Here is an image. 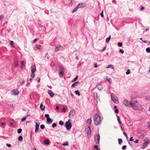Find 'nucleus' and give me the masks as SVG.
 Here are the masks:
<instances>
[{"instance_id": "obj_7", "label": "nucleus", "mask_w": 150, "mask_h": 150, "mask_svg": "<svg viewBox=\"0 0 150 150\" xmlns=\"http://www.w3.org/2000/svg\"><path fill=\"white\" fill-rule=\"evenodd\" d=\"M75 112L74 110H72L70 111L69 113V116L71 118L74 115Z\"/></svg>"}, {"instance_id": "obj_47", "label": "nucleus", "mask_w": 150, "mask_h": 150, "mask_svg": "<svg viewBox=\"0 0 150 150\" xmlns=\"http://www.w3.org/2000/svg\"><path fill=\"white\" fill-rule=\"evenodd\" d=\"M31 77L32 78H33L35 77V74H34V73H31Z\"/></svg>"}, {"instance_id": "obj_51", "label": "nucleus", "mask_w": 150, "mask_h": 150, "mask_svg": "<svg viewBox=\"0 0 150 150\" xmlns=\"http://www.w3.org/2000/svg\"><path fill=\"white\" fill-rule=\"evenodd\" d=\"M6 146L9 148L11 147V145L10 144L7 143V144H6Z\"/></svg>"}, {"instance_id": "obj_13", "label": "nucleus", "mask_w": 150, "mask_h": 150, "mask_svg": "<svg viewBox=\"0 0 150 150\" xmlns=\"http://www.w3.org/2000/svg\"><path fill=\"white\" fill-rule=\"evenodd\" d=\"M77 7L79 8H83L86 6L85 4L83 3H80L79 4L77 5Z\"/></svg>"}, {"instance_id": "obj_20", "label": "nucleus", "mask_w": 150, "mask_h": 150, "mask_svg": "<svg viewBox=\"0 0 150 150\" xmlns=\"http://www.w3.org/2000/svg\"><path fill=\"white\" fill-rule=\"evenodd\" d=\"M53 121L50 118L49 119H47L46 123L47 124H51Z\"/></svg>"}, {"instance_id": "obj_32", "label": "nucleus", "mask_w": 150, "mask_h": 150, "mask_svg": "<svg viewBox=\"0 0 150 150\" xmlns=\"http://www.w3.org/2000/svg\"><path fill=\"white\" fill-rule=\"evenodd\" d=\"M15 67H16L18 66V62L17 61H16L15 62Z\"/></svg>"}, {"instance_id": "obj_63", "label": "nucleus", "mask_w": 150, "mask_h": 150, "mask_svg": "<svg viewBox=\"0 0 150 150\" xmlns=\"http://www.w3.org/2000/svg\"><path fill=\"white\" fill-rule=\"evenodd\" d=\"M1 125H6V123H4V122H2L1 123Z\"/></svg>"}, {"instance_id": "obj_34", "label": "nucleus", "mask_w": 150, "mask_h": 150, "mask_svg": "<svg viewBox=\"0 0 150 150\" xmlns=\"http://www.w3.org/2000/svg\"><path fill=\"white\" fill-rule=\"evenodd\" d=\"M78 78V76H76L72 80V81L73 82H75Z\"/></svg>"}, {"instance_id": "obj_54", "label": "nucleus", "mask_w": 150, "mask_h": 150, "mask_svg": "<svg viewBox=\"0 0 150 150\" xmlns=\"http://www.w3.org/2000/svg\"><path fill=\"white\" fill-rule=\"evenodd\" d=\"M94 66L95 68H97V67H98V66L96 63H94Z\"/></svg>"}, {"instance_id": "obj_42", "label": "nucleus", "mask_w": 150, "mask_h": 150, "mask_svg": "<svg viewBox=\"0 0 150 150\" xmlns=\"http://www.w3.org/2000/svg\"><path fill=\"white\" fill-rule=\"evenodd\" d=\"M57 124L55 123H53L52 125V127L53 128H54V127H55L57 126Z\"/></svg>"}, {"instance_id": "obj_8", "label": "nucleus", "mask_w": 150, "mask_h": 150, "mask_svg": "<svg viewBox=\"0 0 150 150\" xmlns=\"http://www.w3.org/2000/svg\"><path fill=\"white\" fill-rule=\"evenodd\" d=\"M93 96L96 103H98V100H99V98H98L99 97H98L97 96V93L96 92H94L93 93Z\"/></svg>"}, {"instance_id": "obj_19", "label": "nucleus", "mask_w": 150, "mask_h": 150, "mask_svg": "<svg viewBox=\"0 0 150 150\" xmlns=\"http://www.w3.org/2000/svg\"><path fill=\"white\" fill-rule=\"evenodd\" d=\"M35 132H37L38 131L39 127V125L37 122L35 123Z\"/></svg>"}, {"instance_id": "obj_31", "label": "nucleus", "mask_w": 150, "mask_h": 150, "mask_svg": "<svg viewBox=\"0 0 150 150\" xmlns=\"http://www.w3.org/2000/svg\"><path fill=\"white\" fill-rule=\"evenodd\" d=\"M118 141L119 144L120 145H121L122 142V139H121L119 138L118 139Z\"/></svg>"}, {"instance_id": "obj_50", "label": "nucleus", "mask_w": 150, "mask_h": 150, "mask_svg": "<svg viewBox=\"0 0 150 150\" xmlns=\"http://www.w3.org/2000/svg\"><path fill=\"white\" fill-rule=\"evenodd\" d=\"M14 42L12 41H11L10 43V45H11L12 46H13V44Z\"/></svg>"}, {"instance_id": "obj_40", "label": "nucleus", "mask_w": 150, "mask_h": 150, "mask_svg": "<svg viewBox=\"0 0 150 150\" xmlns=\"http://www.w3.org/2000/svg\"><path fill=\"white\" fill-rule=\"evenodd\" d=\"M40 128L42 129H45V126L44 125L42 124V125H40Z\"/></svg>"}, {"instance_id": "obj_60", "label": "nucleus", "mask_w": 150, "mask_h": 150, "mask_svg": "<svg viewBox=\"0 0 150 150\" xmlns=\"http://www.w3.org/2000/svg\"><path fill=\"white\" fill-rule=\"evenodd\" d=\"M144 8L143 6H142L140 9V11H142L143 10H144Z\"/></svg>"}, {"instance_id": "obj_11", "label": "nucleus", "mask_w": 150, "mask_h": 150, "mask_svg": "<svg viewBox=\"0 0 150 150\" xmlns=\"http://www.w3.org/2000/svg\"><path fill=\"white\" fill-rule=\"evenodd\" d=\"M80 84V83L78 81L74 83L71 86L73 88H75L76 86H78Z\"/></svg>"}, {"instance_id": "obj_24", "label": "nucleus", "mask_w": 150, "mask_h": 150, "mask_svg": "<svg viewBox=\"0 0 150 150\" xmlns=\"http://www.w3.org/2000/svg\"><path fill=\"white\" fill-rule=\"evenodd\" d=\"M92 122V120L91 118H89L86 121V123L89 124L88 125H91V123Z\"/></svg>"}, {"instance_id": "obj_52", "label": "nucleus", "mask_w": 150, "mask_h": 150, "mask_svg": "<svg viewBox=\"0 0 150 150\" xmlns=\"http://www.w3.org/2000/svg\"><path fill=\"white\" fill-rule=\"evenodd\" d=\"M94 148L95 149H98V146L96 145H95L94 146Z\"/></svg>"}, {"instance_id": "obj_58", "label": "nucleus", "mask_w": 150, "mask_h": 150, "mask_svg": "<svg viewBox=\"0 0 150 150\" xmlns=\"http://www.w3.org/2000/svg\"><path fill=\"white\" fill-rule=\"evenodd\" d=\"M106 48V47L105 46L103 48V49L102 50H101V51L102 52L104 51L105 50Z\"/></svg>"}, {"instance_id": "obj_2", "label": "nucleus", "mask_w": 150, "mask_h": 150, "mask_svg": "<svg viewBox=\"0 0 150 150\" xmlns=\"http://www.w3.org/2000/svg\"><path fill=\"white\" fill-rule=\"evenodd\" d=\"M71 119H68V120L65 122V127L67 130H69L71 128L72 125L71 122Z\"/></svg>"}, {"instance_id": "obj_6", "label": "nucleus", "mask_w": 150, "mask_h": 150, "mask_svg": "<svg viewBox=\"0 0 150 150\" xmlns=\"http://www.w3.org/2000/svg\"><path fill=\"white\" fill-rule=\"evenodd\" d=\"M64 73V68L63 67H60L59 69V76L61 78L63 77Z\"/></svg>"}, {"instance_id": "obj_3", "label": "nucleus", "mask_w": 150, "mask_h": 150, "mask_svg": "<svg viewBox=\"0 0 150 150\" xmlns=\"http://www.w3.org/2000/svg\"><path fill=\"white\" fill-rule=\"evenodd\" d=\"M91 125H88L87 126V127L85 129V131L87 133L88 135L87 137L88 138H89L91 135Z\"/></svg>"}, {"instance_id": "obj_1", "label": "nucleus", "mask_w": 150, "mask_h": 150, "mask_svg": "<svg viewBox=\"0 0 150 150\" xmlns=\"http://www.w3.org/2000/svg\"><path fill=\"white\" fill-rule=\"evenodd\" d=\"M102 119L98 113L95 114L93 116L94 123L96 125H98L100 123Z\"/></svg>"}, {"instance_id": "obj_59", "label": "nucleus", "mask_w": 150, "mask_h": 150, "mask_svg": "<svg viewBox=\"0 0 150 150\" xmlns=\"http://www.w3.org/2000/svg\"><path fill=\"white\" fill-rule=\"evenodd\" d=\"M134 140V139H133V137H131L130 138V139H129V141H132Z\"/></svg>"}, {"instance_id": "obj_36", "label": "nucleus", "mask_w": 150, "mask_h": 150, "mask_svg": "<svg viewBox=\"0 0 150 150\" xmlns=\"http://www.w3.org/2000/svg\"><path fill=\"white\" fill-rule=\"evenodd\" d=\"M106 79L108 81V82L110 83H111L112 81H111V79L110 78L109 79H108L107 77L106 78Z\"/></svg>"}, {"instance_id": "obj_30", "label": "nucleus", "mask_w": 150, "mask_h": 150, "mask_svg": "<svg viewBox=\"0 0 150 150\" xmlns=\"http://www.w3.org/2000/svg\"><path fill=\"white\" fill-rule=\"evenodd\" d=\"M107 68H111L112 69H113L114 68V67L113 65L111 64L109 65L107 67Z\"/></svg>"}, {"instance_id": "obj_21", "label": "nucleus", "mask_w": 150, "mask_h": 150, "mask_svg": "<svg viewBox=\"0 0 150 150\" xmlns=\"http://www.w3.org/2000/svg\"><path fill=\"white\" fill-rule=\"evenodd\" d=\"M44 142L45 144L48 145L50 144L49 141L48 139H46L44 141Z\"/></svg>"}, {"instance_id": "obj_10", "label": "nucleus", "mask_w": 150, "mask_h": 150, "mask_svg": "<svg viewBox=\"0 0 150 150\" xmlns=\"http://www.w3.org/2000/svg\"><path fill=\"white\" fill-rule=\"evenodd\" d=\"M149 142V141L145 142H144V143L142 145V146L141 147V148L142 149H145L146 147L147 146V145L148 144Z\"/></svg>"}, {"instance_id": "obj_53", "label": "nucleus", "mask_w": 150, "mask_h": 150, "mask_svg": "<svg viewBox=\"0 0 150 150\" xmlns=\"http://www.w3.org/2000/svg\"><path fill=\"white\" fill-rule=\"evenodd\" d=\"M120 52L122 53V54H123L124 52V51L123 50H122V49H120Z\"/></svg>"}, {"instance_id": "obj_38", "label": "nucleus", "mask_w": 150, "mask_h": 150, "mask_svg": "<svg viewBox=\"0 0 150 150\" xmlns=\"http://www.w3.org/2000/svg\"><path fill=\"white\" fill-rule=\"evenodd\" d=\"M45 118H47V119H49L50 118L49 115L48 114H45Z\"/></svg>"}, {"instance_id": "obj_45", "label": "nucleus", "mask_w": 150, "mask_h": 150, "mask_svg": "<svg viewBox=\"0 0 150 150\" xmlns=\"http://www.w3.org/2000/svg\"><path fill=\"white\" fill-rule=\"evenodd\" d=\"M127 146L126 145H124L122 147V150H125L126 149Z\"/></svg>"}, {"instance_id": "obj_62", "label": "nucleus", "mask_w": 150, "mask_h": 150, "mask_svg": "<svg viewBox=\"0 0 150 150\" xmlns=\"http://www.w3.org/2000/svg\"><path fill=\"white\" fill-rule=\"evenodd\" d=\"M38 40L37 38L33 40V42H35L37 40Z\"/></svg>"}, {"instance_id": "obj_9", "label": "nucleus", "mask_w": 150, "mask_h": 150, "mask_svg": "<svg viewBox=\"0 0 150 150\" xmlns=\"http://www.w3.org/2000/svg\"><path fill=\"white\" fill-rule=\"evenodd\" d=\"M31 73H34L36 71V67L35 64H32L31 67Z\"/></svg>"}, {"instance_id": "obj_37", "label": "nucleus", "mask_w": 150, "mask_h": 150, "mask_svg": "<svg viewBox=\"0 0 150 150\" xmlns=\"http://www.w3.org/2000/svg\"><path fill=\"white\" fill-rule=\"evenodd\" d=\"M64 124V123L63 121L62 120H60L59 122V124L61 125H63Z\"/></svg>"}, {"instance_id": "obj_26", "label": "nucleus", "mask_w": 150, "mask_h": 150, "mask_svg": "<svg viewBox=\"0 0 150 150\" xmlns=\"http://www.w3.org/2000/svg\"><path fill=\"white\" fill-rule=\"evenodd\" d=\"M21 68L22 69L24 67V66H25V63L24 61H21Z\"/></svg>"}, {"instance_id": "obj_39", "label": "nucleus", "mask_w": 150, "mask_h": 150, "mask_svg": "<svg viewBox=\"0 0 150 150\" xmlns=\"http://www.w3.org/2000/svg\"><path fill=\"white\" fill-rule=\"evenodd\" d=\"M146 51L147 53H150V48L148 47L146 49Z\"/></svg>"}, {"instance_id": "obj_44", "label": "nucleus", "mask_w": 150, "mask_h": 150, "mask_svg": "<svg viewBox=\"0 0 150 150\" xmlns=\"http://www.w3.org/2000/svg\"><path fill=\"white\" fill-rule=\"evenodd\" d=\"M130 73V71L129 69H128L127 70V71L126 73V74L127 75H128Z\"/></svg>"}, {"instance_id": "obj_14", "label": "nucleus", "mask_w": 150, "mask_h": 150, "mask_svg": "<svg viewBox=\"0 0 150 150\" xmlns=\"http://www.w3.org/2000/svg\"><path fill=\"white\" fill-rule=\"evenodd\" d=\"M129 106H130L132 107L134 110L136 109V108L135 107V103H132L131 102H130L129 103Z\"/></svg>"}, {"instance_id": "obj_61", "label": "nucleus", "mask_w": 150, "mask_h": 150, "mask_svg": "<svg viewBox=\"0 0 150 150\" xmlns=\"http://www.w3.org/2000/svg\"><path fill=\"white\" fill-rule=\"evenodd\" d=\"M66 108H63L62 109V111H63L65 112V111H66Z\"/></svg>"}, {"instance_id": "obj_33", "label": "nucleus", "mask_w": 150, "mask_h": 150, "mask_svg": "<svg viewBox=\"0 0 150 150\" xmlns=\"http://www.w3.org/2000/svg\"><path fill=\"white\" fill-rule=\"evenodd\" d=\"M23 138L22 136H20L18 138V140L20 141H22L23 140Z\"/></svg>"}, {"instance_id": "obj_17", "label": "nucleus", "mask_w": 150, "mask_h": 150, "mask_svg": "<svg viewBox=\"0 0 150 150\" xmlns=\"http://www.w3.org/2000/svg\"><path fill=\"white\" fill-rule=\"evenodd\" d=\"M41 46L39 45H36L35 47V50H37L38 49L40 50L41 49Z\"/></svg>"}, {"instance_id": "obj_55", "label": "nucleus", "mask_w": 150, "mask_h": 150, "mask_svg": "<svg viewBox=\"0 0 150 150\" xmlns=\"http://www.w3.org/2000/svg\"><path fill=\"white\" fill-rule=\"evenodd\" d=\"M100 15L102 17H103L104 16H103V10L101 12V13L100 14Z\"/></svg>"}, {"instance_id": "obj_57", "label": "nucleus", "mask_w": 150, "mask_h": 150, "mask_svg": "<svg viewBox=\"0 0 150 150\" xmlns=\"http://www.w3.org/2000/svg\"><path fill=\"white\" fill-rule=\"evenodd\" d=\"M112 3H114L115 4H117L115 0H113L112 1Z\"/></svg>"}, {"instance_id": "obj_16", "label": "nucleus", "mask_w": 150, "mask_h": 150, "mask_svg": "<svg viewBox=\"0 0 150 150\" xmlns=\"http://www.w3.org/2000/svg\"><path fill=\"white\" fill-rule=\"evenodd\" d=\"M48 93L51 97L52 98L53 97L54 93L51 90H49L48 91Z\"/></svg>"}, {"instance_id": "obj_28", "label": "nucleus", "mask_w": 150, "mask_h": 150, "mask_svg": "<svg viewBox=\"0 0 150 150\" xmlns=\"http://www.w3.org/2000/svg\"><path fill=\"white\" fill-rule=\"evenodd\" d=\"M78 8H79L77 7V6L72 11V13H74L75 12L77 11Z\"/></svg>"}, {"instance_id": "obj_29", "label": "nucleus", "mask_w": 150, "mask_h": 150, "mask_svg": "<svg viewBox=\"0 0 150 150\" xmlns=\"http://www.w3.org/2000/svg\"><path fill=\"white\" fill-rule=\"evenodd\" d=\"M74 92L76 95H77L79 96L80 95V94L79 90H76L74 91Z\"/></svg>"}, {"instance_id": "obj_5", "label": "nucleus", "mask_w": 150, "mask_h": 150, "mask_svg": "<svg viewBox=\"0 0 150 150\" xmlns=\"http://www.w3.org/2000/svg\"><path fill=\"white\" fill-rule=\"evenodd\" d=\"M111 98L112 100L115 103H117L119 101L118 100L115 98V96L114 94L112 93L111 94Z\"/></svg>"}, {"instance_id": "obj_22", "label": "nucleus", "mask_w": 150, "mask_h": 150, "mask_svg": "<svg viewBox=\"0 0 150 150\" xmlns=\"http://www.w3.org/2000/svg\"><path fill=\"white\" fill-rule=\"evenodd\" d=\"M61 47V46L60 45H59L56 47L55 49V52H57L58 51L60 50V48Z\"/></svg>"}, {"instance_id": "obj_12", "label": "nucleus", "mask_w": 150, "mask_h": 150, "mask_svg": "<svg viewBox=\"0 0 150 150\" xmlns=\"http://www.w3.org/2000/svg\"><path fill=\"white\" fill-rule=\"evenodd\" d=\"M19 91L17 89L13 90L12 91V94L13 95H17L19 94Z\"/></svg>"}, {"instance_id": "obj_18", "label": "nucleus", "mask_w": 150, "mask_h": 150, "mask_svg": "<svg viewBox=\"0 0 150 150\" xmlns=\"http://www.w3.org/2000/svg\"><path fill=\"white\" fill-rule=\"evenodd\" d=\"M96 87L99 90H101L103 88V86L101 84H98Z\"/></svg>"}, {"instance_id": "obj_56", "label": "nucleus", "mask_w": 150, "mask_h": 150, "mask_svg": "<svg viewBox=\"0 0 150 150\" xmlns=\"http://www.w3.org/2000/svg\"><path fill=\"white\" fill-rule=\"evenodd\" d=\"M134 142L136 143H137L139 142V140L138 139H136L135 141H134Z\"/></svg>"}, {"instance_id": "obj_27", "label": "nucleus", "mask_w": 150, "mask_h": 150, "mask_svg": "<svg viewBox=\"0 0 150 150\" xmlns=\"http://www.w3.org/2000/svg\"><path fill=\"white\" fill-rule=\"evenodd\" d=\"M117 120L118 122L119 123V124L120 125H121L122 123L121 122V121L120 120V119L119 116L117 115Z\"/></svg>"}, {"instance_id": "obj_46", "label": "nucleus", "mask_w": 150, "mask_h": 150, "mask_svg": "<svg viewBox=\"0 0 150 150\" xmlns=\"http://www.w3.org/2000/svg\"><path fill=\"white\" fill-rule=\"evenodd\" d=\"M26 117H23L21 119V121L22 122L26 120Z\"/></svg>"}, {"instance_id": "obj_4", "label": "nucleus", "mask_w": 150, "mask_h": 150, "mask_svg": "<svg viewBox=\"0 0 150 150\" xmlns=\"http://www.w3.org/2000/svg\"><path fill=\"white\" fill-rule=\"evenodd\" d=\"M100 136L99 134H95L94 136V141L96 144L99 143Z\"/></svg>"}, {"instance_id": "obj_49", "label": "nucleus", "mask_w": 150, "mask_h": 150, "mask_svg": "<svg viewBox=\"0 0 150 150\" xmlns=\"http://www.w3.org/2000/svg\"><path fill=\"white\" fill-rule=\"evenodd\" d=\"M115 112L116 113H118L119 112V111L118 109H117L115 110Z\"/></svg>"}, {"instance_id": "obj_25", "label": "nucleus", "mask_w": 150, "mask_h": 150, "mask_svg": "<svg viewBox=\"0 0 150 150\" xmlns=\"http://www.w3.org/2000/svg\"><path fill=\"white\" fill-rule=\"evenodd\" d=\"M111 36L110 35L105 40V42L106 43H108L109 41L110 38H111Z\"/></svg>"}, {"instance_id": "obj_48", "label": "nucleus", "mask_w": 150, "mask_h": 150, "mask_svg": "<svg viewBox=\"0 0 150 150\" xmlns=\"http://www.w3.org/2000/svg\"><path fill=\"white\" fill-rule=\"evenodd\" d=\"M123 134H124V135L125 136V137H126V139L128 140V137H127V134L125 132H123Z\"/></svg>"}, {"instance_id": "obj_43", "label": "nucleus", "mask_w": 150, "mask_h": 150, "mask_svg": "<svg viewBox=\"0 0 150 150\" xmlns=\"http://www.w3.org/2000/svg\"><path fill=\"white\" fill-rule=\"evenodd\" d=\"M122 43L121 42H118V46L120 47H121L122 46Z\"/></svg>"}, {"instance_id": "obj_23", "label": "nucleus", "mask_w": 150, "mask_h": 150, "mask_svg": "<svg viewBox=\"0 0 150 150\" xmlns=\"http://www.w3.org/2000/svg\"><path fill=\"white\" fill-rule=\"evenodd\" d=\"M40 108L42 110H43L45 109V106H43L42 103H41L40 105Z\"/></svg>"}, {"instance_id": "obj_35", "label": "nucleus", "mask_w": 150, "mask_h": 150, "mask_svg": "<svg viewBox=\"0 0 150 150\" xmlns=\"http://www.w3.org/2000/svg\"><path fill=\"white\" fill-rule=\"evenodd\" d=\"M62 145L64 146H67L69 145L68 142L67 141L65 143H63Z\"/></svg>"}, {"instance_id": "obj_41", "label": "nucleus", "mask_w": 150, "mask_h": 150, "mask_svg": "<svg viewBox=\"0 0 150 150\" xmlns=\"http://www.w3.org/2000/svg\"><path fill=\"white\" fill-rule=\"evenodd\" d=\"M22 129L21 128L19 129H18L17 132L18 133H20L21 132Z\"/></svg>"}, {"instance_id": "obj_64", "label": "nucleus", "mask_w": 150, "mask_h": 150, "mask_svg": "<svg viewBox=\"0 0 150 150\" xmlns=\"http://www.w3.org/2000/svg\"><path fill=\"white\" fill-rule=\"evenodd\" d=\"M136 98L135 97H134L133 96H132L131 97V98H132V100H133Z\"/></svg>"}, {"instance_id": "obj_15", "label": "nucleus", "mask_w": 150, "mask_h": 150, "mask_svg": "<svg viewBox=\"0 0 150 150\" xmlns=\"http://www.w3.org/2000/svg\"><path fill=\"white\" fill-rule=\"evenodd\" d=\"M123 103L125 106H129V103L128 100H124L123 101Z\"/></svg>"}]
</instances>
